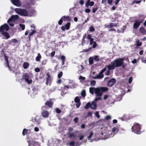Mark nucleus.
Masks as SVG:
<instances>
[{
    "mask_svg": "<svg viewBox=\"0 0 146 146\" xmlns=\"http://www.w3.org/2000/svg\"><path fill=\"white\" fill-rule=\"evenodd\" d=\"M96 84V81L94 80H92L90 81V85L91 86H94Z\"/></svg>",
    "mask_w": 146,
    "mask_h": 146,
    "instance_id": "obj_31",
    "label": "nucleus"
},
{
    "mask_svg": "<svg viewBox=\"0 0 146 146\" xmlns=\"http://www.w3.org/2000/svg\"><path fill=\"white\" fill-rule=\"evenodd\" d=\"M90 107V102H88L86 105L85 108V109H88Z\"/></svg>",
    "mask_w": 146,
    "mask_h": 146,
    "instance_id": "obj_35",
    "label": "nucleus"
},
{
    "mask_svg": "<svg viewBox=\"0 0 146 146\" xmlns=\"http://www.w3.org/2000/svg\"><path fill=\"white\" fill-rule=\"evenodd\" d=\"M8 25L6 24L2 25L0 27V36H3V38L8 39L10 38V36L7 32L9 30Z\"/></svg>",
    "mask_w": 146,
    "mask_h": 146,
    "instance_id": "obj_2",
    "label": "nucleus"
},
{
    "mask_svg": "<svg viewBox=\"0 0 146 146\" xmlns=\"http://www.w3.org/2000/svg\"><path fill=\"white\" fill-rule=\"evenodd\" d=\"M5 57V65L6 67H7L9 68V70L11 71H12V69L10 68L9 66L10 64L8 60V58L7 56L5 54L4 55Z\"/></svg>",
    "mask_w": 146,
    "mask_h": 146,
    "instance_id": "obj_9",
    "label": "nucleus"
},
{
    "mask_svg": "<svg viewBox=\"0 0 146 146\" xmlns=\"http://www.w3.org/2000/svg\"><path fill=\"white\" fill-rule=\"evenodd\" d=\"M79 140H82L84 137V136L83 135H81L79 136Z\"/></svg>",
    "mask_w": 146,
    "mask_h": 146,
    "instance_id": "obj_52",
    "label": "nucleus"
},
{
    "mask_svg": "<svg viewBox=\"0 0 146 146\" xmlns=\"http://www.w3.org/2000/svg\"><path fill=\"white\" fill-rule=\"evenodd\" d=\"M22 79L29 84H31L33 82V75L29 73H25L22 76Z\"/></svg>",
    "mask_w": 146,
    "mask_h": 146,
    "instance_id": "obj_4",
    "label": "nucleus"
},
{
    "mask_svg": "<svg viewBox=\"0 0 146 146\" xmlns=\"http://www.w3.org/2000/svg\"><path fill=\"white\" fill-rule=\"evenodd\" d=\"M95 115L96 117L98 118H99L100 117V115L99 114V112L98 111H96L95 113Z\"/></svg>",
    "mask_w": 146,
    "mask_h": 146,
    "instance_id": "obj_45",
    "label": "nucleus"
},
{
    "mask_svg": "<svg viewBox=\"0 0 146 146\" xmlns=\"http://www.w3.org/2000/svg\"><path fill=\"white\" fill-rule=\"evenodd\" d=\"M94 2L93 1H91L89 4H88L89 6H92L94 5Z\"/></svg>",
    "mask_w": 146,
    "mask_h": 146,
    "instance_id": "obj_50",
    "label": "nucleus"
},
{
    "mask_svg": "<svg viewBox=\"0 0 146 146\" xmlns=\"http://www.w3.org/2000/svg\"><path fill=\"white\" fill-rule=\"evenodd\" d=\"M56 113H60L61 112V111L59 108H56Z\"/></svg>",
    "mask_w": 146,
    "mask_h": 146,
    "instance_id": "obj_51",
    "label": "nucleus"
},
{
    "mask_svg": "<svg viewBox=\"0 0 146 146\" xmlns=\"http://www.w3.org/2000/svg\"><path fill=\"white\" fill-rule=\"evenodd\" d=\"M109 96L108 95H104V100L107 99L108 97Z\"/></svg>",
    "mask_w": 146,
    "mask_h": 146,
    "instance_id": "obj_54",
    "label": "nucleus"
},
{
    "mask_svg": "<svg viewBox=\"0 0 146 146\" xmlns=\"http://www.w3.org/2000/svg\"><path fill=\"white\" fill-rule=\"evenodd\" d=\"M139 31L141 33L143 34H145L146 32V31L145 29L143 27H141L140 28Z\"/></svg>",
    "mask_w": 146,
    "mask_h": 146,
    "instance_id": "obj_22",
    "label": "nucleus"
},
{
    "mask_svg": "<svg viewBox=\"0 0 146 146\" xmlns=\"http://www.w3.org/2000/svg\"><path fill=\"white\" fill-rule=\"evenodd\" d=\"M87 38L89 39L90 40H91V39H93V38H91V36L90 35H88L87 36Z\"/></svg>",
    "mask_w": 146,
    "mask_h": 146,
    "instance_id": "obj_57",
    "label": "nucleus"
},
{
    "mask_svg": "<svg viewBox=\"0 0 146 146\" xmlns=\"http://www.w3.org/2000/svg\"><path fill=\"white\" fill-rule=\"evenodd\" d=\"M119 129L117 127H114L112 128V133L110 134L109 133L110 137H113L119 131Z\"/></svg>",
    "mask_w": 146,
    "mask_h": 146,
    "instance_id": "obj_8",
    "label": "nucleus"
},
{
    "mask_svg": "<svg viewBox=\"0 0 146 146\" xmlns=\"http://www.w3.org/2000/svg\"><path fill=\"white\" fill-rule=\"evenodd\" d=\"M50 76H48V77L46 79V81H48L49 82H50Z\"/></svg>",
    "mask_w": 146,
    "mask_h": 146,
    "instance_id": "obj_61",
    "label": "nucleus"
},
{
    "mask_svg": "<svg viewBox=\"0 0 146 146\" xmlns=\"http://www.w3.org/2000/svg\"><path fill=\"white\" fill-rule=\"evenodd\" d=\"M63 17L64 19L63 20H66L68 21H69L70 20V18L69 16H64Z\"/></svg>",
    "mask_w": 146,
    "mask_h": 146,
    "instance_id": "obj_27",
    "label": "nucleus"
},
{
    "mask_svg": "<svg viewBox=\"0 0 146 146\" xmlns=\"http://www.w3.org/2000/svg\"><path fill=\"white\" fill-rule=\"evenodd\" d=\"M108 65L107 66L105 67L104 68H106V71L105 72V74L106 75H108L109 74L110 72L109 70H113V69H110L108 68Z\"/></svg>",
    "mask_w": 146,
    "mask_h": 146,
    "instance_id": "obj_20",
    "label": "nucleus"
},
{
    "mask_svg": "<svg viewBox=\"0 0 146 146\" xmlns=\"http://www.w3.org/2000/svg\"><path fill=\"white\" fill-rule=\"evenodd\" d=\"M105 118L107 120H108L109 119H111V117L110 115H107L106 116Z\"/></svg>",
    "mask_w": 146,
    "mask_h": 146,
    "instance_id": "obj_55",
    "label": "nucleus"
},
{
    "mask_svg": "<svg viewBox=\"0 0 146 146\" xmlns=\"http://www.w3.org/2000/svg\"><path fill=\"white\" fill-rule=\"evenodd\" d=\"M95 30V29L92 26H91L89 28V31L91 32H93Z\"/></svg>",
    "mask_w": 146,
    "mask_h": 146,
    "instance_id": "obj_41",
    "label": "nucleus"
},
{
    "mask_svg": "<svg viewBox=\"0 0 146 146\" xmlns=\"http://www.w3.org/2000/svg\"><path fill=\"white\" fill-rule=\"evenodd\" d=\"M90 44L91 45H93L92 47L93 48H95L97 44L96 42L94 41L93 39H91L90 40Z\"/></svg>",
    "mask_w": 146,
    "mask_h": 146,
    "instance_id": "obj_16",
    "label": "nucleus"
},
{
    "mask_svg": "<svg viewBox=\"0 0 146 146\" xmlns=\"http://www.w3.org/2000/svg\"><path fill=\"white\" fill-rule=\"evenodd\" d=\"M70 23L68 22V23L66 24L65 26L66 27V30H68L70 28Z\"/></svg>",
    "mask_w": 146,
    "mask_h": 146,
    "instance_id": "obj_30",
    "label": "nucleus"
},
{
    "mask_svg": "<svg viewBox=\"0 0 146 146\" xmlns=\"http://www.w3.org/2000/svg\"><path fill=\"white\" fill-rule=\"evenodd\" d=\"M15 12L22 16H27L28 15L27 11L25 9L20 8H16L15 9Z\"/></svg>",
    "mask_w": 146,
    "mask_h": 146,
    "instance_id": "obj_6",
    "label": "nucleus"
},
{
    "mask_svg": "<svg viewBox=\"0 0 146 146\" xmlns=\"http://www.w3.org/2000/svg\"><path fill=\"white\" fill-rule=\"evenodd\" d=\"M93 58L92 57H90L89 59V63L90 64H92L93 62Z\"/></svg>",
    "mask_w": 146,
    "mask_h": 146,
    "instance_id": "obj_28",
    "label": "nucleus"
},
{
    "mask_svg": "<svg viewBox=\"0 0 146 146\" xmlns=\"http://www.w3.org/2000/svg\"><path fill=\"white\" fill-rule=\"evenodd\" d=\"M93 133L92 132H90V135L88 137V140H89L93 135Z\"/></svg>",
    "mask_w": 146,
    "mask_h": 146,
    "instance_id": "obj_47",
    "label": "nucleus"
},
{
    "mask_svg": "<svg viewBox=\"0 0 146 146\" xmlns=\"http://www.w3.org/2000/svg\"><path fill=\"white\" fill-rule=\"evenodd\" d=\"M31 32L30 33L29 35V40H30L31 36L36 33V31L35 30L31 29Z\"/></svg>",
    "mask_w": 146,
    "mask_h": 146,
    "instance_id": "obj_19",
    "label": "nucleus"
},
{
    "mask_svg": "<svg viewBox=\"0 0 146 146\" xmlns=\"http://www.w3.org/2000/svg\"><path fill=\"white\" fill-rule=\"evenodd\" d=\"M74 102L76 103H79L80 102V99L78 96L76 97L74 99Z\"/></svg>",
    "mask_w": 146,
    "mask_h": 146,
    "instance_id": "obj_34",
    "label": "nucleus"
},
{
    "mask_svg": "<svg viewBox=\"0 0 146 146\" xmlns=\"http://www.w3.org/2000/svg\"><path fill=\"white\" fill-rule=\"evenodd\" d=\"M98 9V7L97 6H96L92 10V12L93 13H95L96 12V11Z\"/></svg>",
    "mask_w": 146,
    "mask_h": 146,
    "instance_id": "obj_40",
    "label": "nucleus"
},
{
    "mask_svg": "<svg viewBox=\"0 0 146 146\" xmlns=\"http://www.w3.org/2000/svg\"><path fill=\"white\" fill-rule=\"evenodd\" d=\"M29 66V64L27 62H25L23 64V67L25 69H27Z\"/></svg>",
    "mask_w": 146,
    "mask_h": 146,
    "instance_id": "obj_26",
    "label": "nucleus"
},
{
    "mask_svg": "<svg viewBox=\"0 0 146 146\" xmlns=\"http://www.w3.org/2000/svg\"><path fill=\"white\" fill-rule=\"evenodd\" d=\"M132 132L137 134H140L141 131V127L140 124L137 123H135L131 128Z\"/></svg>",
    "mask_w": 146,
    "mask_h": 146,
    "instance_id": "obj_5",
    "label": "nucleus"
},
{
    "mask_svg": "<svg viewBox=\"0 0 146 146\" xmlns=\"http://www.w3.org/2000/svg\"><path fill=\"white\" fill-rule=\"evenodd\" d=\"M81 95L83 97H84L86 95V92L84 90H83L81 92Z\"/></svg>",
    "mask_w": 146,
    "mask_h": 146,
    "instance_id": "obj_38",
    "label": "nucleus"
},
{
    "mask_svg": "<svg viewBox=\"0 0 146 146\" xmlns=\"http://www.w3.org/2000/svg\"><path fill=\"white\" fill-rule=\"evenodd\" d=\"M52 104L53 102L51 100L47 101L45 103L46 105L48 106L49 107H51Z\"/></svg>",
    "mask_w": 146,
    "mask_h": 146,
    "instance_id": "obj_21",
    "label": "nucleus"
},
{
    "mask_svg": "<svg viewBox=\"0 0 146 146\" xmlns=\"http://www.w3.org/2000/svg\"><path fill=\"white\" fill-rule=\"evenodd\" d=\"M90 11V10L89 9H86L85 10V12L86 13H89Z\"/></svg>",
    "mask_w": 146,
    "mask_h": 146,
    "instance_id": "obj_59",
    "label": "nucleus"
},
{
    "mask_svg": "<svg viewBox=\"0 0 146 146\" xmlns=\"http://www.w3.org/2000/svg\"><path fill=\"white\" fill-rule=\"evenodd\" d=\"M108 90V88L106 87H99L96 88L92 87L89 88L90 92L92 95L94 93L97 97L94 99L95 101L101 100V97L103 93L107 92Z\"/></svg>",
    "mask_w": 146,
    "mask_h": 146,
    "instance_id": "obj_1",
    "label": "nucleus"
},
{
    "mask_svg": "<svg viewBox=\"0 0 146 146\" xmlns=\"http://www.w3.org/2000/svg\"><path fill=\"white\" fill-rule=\"evenodd\" d=\"M41 58V56L40 54V53H38L37 56L35 60L36 61L39 62Z\"/></svg>",
    "mask_w": 146,
    "mask_h": 146,
    "instance_id": "obj_23",
    "label": "nucleus"
},
{
    "mask_svg": "<svg viewBox=\"0 0 146 146\" xmlns=\"http://www.w3.org/2000/svg\"><path fill=\"white\" fill-rule=\"evenodd\" d=\"M35 71L36 72H38L40 71V70L39 68H36L35 69Z\"/></svg>",
    "mask_w": 146,
    "mask_h": 146,
    "instance_id": "obj_60",
    "label": "nucleus"
},
{
    "mask_svg": "<svg viewBox=\"0 0 146 146\" xmlns=\"http://www.w3.org/2000/svg\"><path fill=\"white\" fill-rule=\"evenodd\" d=\"M116 80L115 79L112 78L110 80L108 83V86L109 87H111L116 82Z\"/></svg>",
    "mask_w": 146,
    "mask_h": 146,
    "instance_id": "obj_11",
    "label": "nucleus"
},
{
    "mask_svg": "<svg viewBox=\"0 0 146 146\" xmlns=\"http://www.w3.org/2000/svg\"><path fill=\"white\" fill-rule=\"evenodd\" d=\"M90 0H87L86 1V3L85 4V6L86 7H89V5L88 4H89L90 2Z\"/></svg>",
    "mask_w": 146,
    "mask_h": 146,
    "instance_id": "obj_39",
    "label": "nucleus"
},
{
    "mask_svg": "<svg viewBox=\"0 0 146 146\" xmlns=\"http://www.w3.org/2000/svg\"><path fill=\"white\" fill-rule=\"evenodd\" d=\"M141 23V22L139 21L135 22L134 24L133 27L134 29H137L139 27Z\"/></svg>",
    "mask_w": 146,
    "mask_h": 146,
    "instance_id": "obj_18",
    "label": "nucleus"
},
{
    "mask_svg": "<svg viewBox=\"0 0 146 146\" xmlns=\"http://www.w3.org/2000/svg\"><path fill=\"white\" fill-rule=\"evenodd\" d=\"M36 13L35 11L33 10L31 12V14L29 15L30 16H33L36 15Z\"/></svg>",
    "mask_w": 146,
    "mask_h": 146,
    "instance_id": "obj_29",
    "label": "nucleus"
},
{
    "mask_svg": "<svg viewBox=\"0 0 146 146\" xmlns=\"http://www.w3.org/2000/svg\"><path fill=\"white\" fill-rule=\"evenodd\" d=\"M68 137L70 138L73 137L74 138L76 137V134L73 133H70L69 134Z\"/></svg>",
    "mask_w": 146,
    "mask_h": 146,
    "instance_id": "obj_25",
    "label": "nucleus"
},
{
    "mask_svg": "<svg viewBox=\"0 0 146 146\" xmlns=\"http://www.w3.org/2000/svg\"><path fill=\"white\" fill-rule=\"evenodd\" d=\"M112 1L113 0H108V3L110 5L111 4Z\"/></svg>",
    "mask_w": 146,
    "mask_h": 146,
    "instance_id": "obj_62",
    "label": "nucleus"
},
{
    "mask_svg": "<svg viewBox=\"0 0 146 146\" xmlns=\"http://www.w3.org/2000/svg\"><path fill=\"white\" fill-rule=\"evenodd\" d=\"M42 115L43 117L46 118L48 117L49 113L47 111H45L42 112Z\"/></svg>",
    "mask_w": 146,
    "mask_h": 146,
    "instance_id": "obj_17",
    "label": "nucleus"
},
{
    "mask_svg": "<svg viewBox=\"0 0 146 146\" xmlns=\"http://www.w3.org/2000/svg\"><path fill=\"white\" fill-rule=\"evenodd\" d=\"M27 130L26 129H24L23 130V132H22L23 135H26L27 134Z\"/></svg>",
    "mask_w": 146,
    "mask_h": 146,
    "instance_id": "obj_36",
    "label": "nucleus"
},
{
    "mask_svg": "<svg viewBox=\"0 0 146 146\" xmlns=\"http://www.w3.org/2000/svg\"><path fill=\"white\" fill-rule=\"evenodd\" d=\"M93 59L96 61H98L99 60V57L98 56H95L93 57Z\"/></svg>",
    "mask_w": 146,
    "mask_h": 146,
    "instance_id": "obj_37",
    "label": "nucleus"
},
{
    "mask_svg": "<svg viewBox=\"0 0 146 146\" xmlns=\"http://www.w3.org/2000/svg\"><path fill=\"white\" fill-rule=\"evenodd\" d=\"M86 78L84 77L80 76L79 78V79L80 80V82L81 83H83L84 81L85 80Z\"/></svg>",
    "mask_w": 146,
    "mask_h": 146,
    "instance_id": "obj_24",
    "label": "nucleus"
},
{
    "mask_svg": "<svg viewBox=\"0 0 146 146\" xmlns=\"http://www.w3.org/2000/svg\"><path fill=\"white\" fill-rule=\"evenodd\" d=\"M141 1V0L139 1H133V3H136L137 4H139V3H140Z\"/></svg>",
    "mask_w": 146,
    "mask_h": 146,
    "instance_id": "obj_56",
    "label": "nucleus"
},
{
    "mask_svg": "<svg viewBox=\"0 0 146 146\" xmlns=\"http://www.w3.org/2000/svg\"><path fill=\"white\" fill-rule=\"evenodd\" d=\"M63 19H64L63 17H62V18L58 21V23L59 25H61L62 24V23L63 22Z\"/></svg>",
    "mask_w": 146,
    "mask_h": 146,
    "instance_id": "obj_42",
    "label": "nucleus"
},
{
    "mask_svg": "<svg viewBox=\"0 0 146 146\" xmlns=\"http://www.w3.org/2000/svg\"><path fill=\"white\" fill-rule=\"evenodd\" d=\"M117 25L116 23H110L109 25V27L110 28H112L113 27H116Z\"/></svg>",
    "mask_w": 146,
    "mask_h": 146,
    "instance_id": "obj_32",
    "label": "nucleus"
},
{
    "mask_svg": "<svg viewBox=\"0 0 146 146\" xmlns=\"http://www.w3.org/2000/svg\"><path fill=\"white\" fill-rule=\"evenodd\" d=\"M61 59L62 61H64L66 59V57L62 55L61 57Z\"/></svg>",
    "mask_w": 146,
    "mask_h": 146,
    "instance_id": "obj_49",
    "label": "nucleus"
},
{
    "mask_svg": "<svg viewBox=\"0 0 146 146\" xmlns=\"http://www.w3.org/2000/svg\"><path fill=\"white\" fill-rule=\"evenodd\" d=\"M77 104H76V106L77 108H78L80 107V102L76 103Z\"/></svg>",
    "mask_w": 146,
    "mask_h": 146,
    "instance_id": "obj_58",
    "label": "nucleus"
},
{
    "mask_svg": "<svg viewBox=\"0 0 146 146\" xmlns=\"http://www.w3.org/2000/svg\"><path fill=\"white\" fill-rule=\"evenodd\" d=\"M124 59L120 58L114 60L108 65V68L110 69H114L116 67H120L123 64Z\"/></svg>",
    "mask_w": 146,
    "mask_h": 146,
    "instance_id": "obj_3",
    "label": "nucleus"
},
{
    "mask_svg": "<svg viewBox=\"0 0 146 146\" xmlns=\"http://www.w3.org/2000/svg\"><path fill=\"white\" fill-rule=\"evenodd\" d=\"M13 4L17 7H20L21 5V3L19 0H11Z\"/></svg>",
    "mask_w": 146,
    "mask_h": 146,
    "instance_id": "obj_12",
    "label": "nucleus"
},
{
    "mask_svg": "<svg viewBox=\"0 0 146 146\" xmlns=\"http://www.w3.org/2000/svg\"><path fill=\"white\" fill-rule=\"evenodd\" d=\"M136 43L137 47L141 46L142 44V43L140 42L139 40H137L136 41Z\"/></svg>",
    "mask_w": 146,
    "mask_h": 146,
    "instance_id": "obj_33",
    "label": "nucleus"
},
{
    "mask_svg": "<svg viewBox=\"0 0 146 146\" xmlns=\"http://www.w3.org/2000/svg\"><path fill=\"white\" fill-rule=\"evenodd\" d=\"M28 143L29 146L30 144L31 146H38L39 145V144L37 142L34 141H28Z\"/></svg>",
    "mask_w": 146,
    "mask_h": 146,
    "instance_id": "obj_14",
    "label": "nucleus"
},
{
    "mask_svg": "<svg viewBox=\"0 0 146 146\" xmlns=\"http://www.w3.org/2000/svg\"><path fill=\"white\" fill-rule=\"evenodd\" d=\"M68 132H70L72 131L73 129L72 127H70L68 128Z\"/></svg>",
    "mask_w": 146,
    "mask_h": 146,
    "instance_id": "obj_53",
    "label": "nucleus"
},
{
    "mask_svg": "<svg viewBox=\"0 0 146 146\" xmlns=\"http://www.w3.org/2000/svg\"><path fill=\"white\" fill-rule=\"evenodd\" d=\"M17 43L19 44V42L16 38H13L11 40L8 41V44H15Z\"/></svg>",
    "mask_w": 146,
    "mask_h": 146,
    "instance_id": "obj_13",
    "label": "nucleus"
},
{
    "mask_svg": "<svg viewBox=\"0 0 146 146\" xmlns=\"http://www.w3.org/2000/svg\"><path fill=\"white\" fill-rule=\"evenodd\" d=\"M106 71V68H104L102 71L99 73L98 75L96 76H92V77L94 79H100L104 77V75L103 73Z\"/></svg>",
    "mask_w": 146,
    "mask_h": 146,
    "instance_id": "obj_7",
    "label": "nucleus"
},
{
    "mask_svg": "<svg viewBox=\"0 0 146 146\" xmlns=\"http://www.w3.org/2000/svg\"><path fill=\"white\" fill-rule=\"evenodd\" d=\"M78 120V118L77 117H75L74 119V121L75 123H77Z\"/></svg>",
    "mask_w": 146,
    "mask_h": 146,
    "instance_id": "obj_63",
    "label": "nucleus"
},
{
    "mask_svg": "<svg viewBox=\"0 0 146 146\" xmlns=\"http://www.w3.org/2000/svg\"><path fill=\"white\" fill-rule=\"evenodd\" d=\"M133 80V78L132 77H130L128 80V83L129 84L131 83Z\"/></svg>",
    "mask_w": 146,
    "mask_h": 146,
    "instance_id": "obj_48",
    "label": "nucleus"
},
{
    "mask_svg": "<svg viewBox=\"0 0 146 146\" xmlns=\"http://www.w3.org/2000/svg\"><path fill=\"white\" fill-rule=\"evenodd\" d=\"M20 26L21 27V28H22V29L23 30H24L25 29V26L24 25L22 24H20Z\"/></svg>",
    "mask_w": 146,
    "mask_h": 146,
    "instance_id": "obj_44",
    "label": "nucleus"
},
{
    "mask_svg": "<svg viewBox=\"0 0 146 146\" xmlns=\"http://www.w3.org/2000/svg\"><path fill=\"white\" fill-rule=\"evenodd\" d=\"M97 101H95L94 100L92 102L91 104H90V108L96 110V102Z\"/></svg>",
    "mask_w": 146,
    "mask_h": 146,
    "instance_id": "obj_15",
    "label": "nucleus"
},
{
    "mask_svg": "<svg viewBox=\"0 0 146 146\" xmlns=\"http://www.w3.org/2000/svg\"><path fill=\"white\" fill-rule=\"evenodd\" d=\"M75 143V142L74 141H73L70 142L69 145L70 146H74Z\"/></svg>",
    "mask_w": 146,
    "mask_h": 146,
    "instance_id": "obj_43",
    "label": "nucleus"
},
{
    "mask_svg": "<svg viewBox=\"0 0 146 146\" xmlns=\"http://www.w3.org/2000/svg\"><path fill=\"white\" fill-rule=\"evenodd\" d=\"M62 75H63L62 72H61L58 74V77L59 78H60L62 76Z\"/></svg>",
    "mask_w": 146,
    "mask_h": 146,
    "instance_id": "obj_46",
    "label": "nucleus"
},
{
    "mask_svg": "<svg viewBox=\"0 0 146 146\" xmlns=\"http://www.w3.org/2000/svg\"><path fill=\"white\" fill-rule=\"evenodd\" d=\"M39 130V128L37 127H36L34 128V130L36 132L38 131Z\"/></svg>",
    "mask_w": 146,
    "mask_h": 146,
    "instance_id": "obj_64",
    "label": "nucleus"
},
{
    "mask_svg": "<svg viewBox=\"0 0 146 146\" xmlns=\"http://www.w3.org/2000/svg\"><path fill=\"white\" fill-rule=\"evenodd\" d=\"M19 17V16L18 15H12L11 16L10 18H9L7 21L8 23L10 22H12L17 20Z\"/></svg>",
    "mask_w": 146,
    "mask_h": 146,
    "instance_id": "obj_10",
    "label": "nucleus"
}]
</instances>
